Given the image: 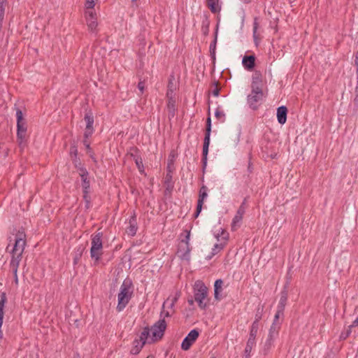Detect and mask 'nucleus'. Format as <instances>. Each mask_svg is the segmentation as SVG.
Returning a JSON list of instances; mask_svg holds the SVG:
<instances>
[{"instance_id":"obj_1","label":"nucleus","mask_w":358,"mask_h":358,"mask_svg":"<svg viewBox=\"0 0 358 358\" xmlns=\"http://www.w3.org/2000/svg\"><path fill=\"white\" fill-rule=\"evenodd\" d=\"M25 245L26 234L24 231H19L15 236L14 244L10 252L11 255L10 268L14 275L15 285L18 284L17 269L22 260Z\"/></svg>"},{"instance_id":"obj_2","label":"nucleus","mask_w":358,"mask_h":358,"mask_svg":"<svg viewBox=\"0 0 358 358\" xmlns=\"http://www.w3.org/2000/svg\"><path fill=\"white\" fill-rule=\"evenodd\" d=\"M134 292L132 282L129 279H125L120 287L117 294V310L122 312L129 303Z\"/></svg>"},{"instance_id":"obj_3","label":"nucleus","mask_w":358,"mask_h":358,"mask_svg":"<svg viewBox=\"0 0 358 358\" xmlns=\"http://www.w3.org/2000/svg\"><path fill=\"white\" fill-rule=\"evenodd\" d=\"M103 233L97 231L91 236L90 257L99 262L103 255Z\"/></svg>"},{"instance_id":"obj_4","label":"nucleus","mask_w":358,"mask_h":358,"mask_svg":"<svg viewBox=\"0 0 358 358\" xmlns=\"http://www.w3.org/2000/svg\"><path fill=\"white\" fill-rule=\"evenodd\" d=\"M194 299L201 309L206 307V299L208 295V289L201 281H196L194 284Z\"/></svg>"},{"instance_id":"obj_5","label":"nucleus","mask_w":358,"mask_h":358,"mask_svg":"<svg viewBox=\"0 0 358 358\" xmlns=\"http://www.w3.org/2000/svg\"><path fill=\"white\" fill-rule=\"evenodd\" d=\"M17 141L20 146H22L25 142L27 126L26 121L23 117V114L21 110L17 109Z\"/></svg>"},{"instance_id":"obj_6","label":"nucleus","mask_w":358,"mask_h":358,"mask_svg":"<svg viewBox=\"0 0 358 358\" xmlns=\"http://www.w3.org/2000/svg\"><path fill=\"white\" fill-rule=\"evenodd\" d=\"M190 231L187 232L185 239L182 240L178 244L177 255L182 260L189 261L190 259L191 248L189 245Z\"/></svg>"},{"instance_id":"obj_7","label":"nucleus","mask_w":358,"mask_h":358,"mask_svg":"<svg viewBox=\"0 0 358 358\" xmlns=\"http://www.w3.org/2000/svg\"><path fill=\"white\" fill-rule=\"evenodd\" d=\"M215 238L217 241H220V243L214 245L210 255L206 257L208 259H210L214 255H217L224 248L229 238V234L224 230L222 229L221 234H216Z\"/></svg>"},{"instance_id":"obj_8","label":"nucleus","mask_w":358,"mask_h":358,"mask_svg":"<svg viewBox=\"0 0 358 358\" xmlns=\"http://www.w3.org/2000/svg\"><path fill=\"white\" fill-rule=\"evenodd\" d=\"M166 329V322L165 320L160 319L155 322L150 329L152 336L150 338L151 341L160 340L163 337Z\"/></svg>"},{"instance_id":"obj_9","label":"nucleus","mask_w":358,"mask_h":358,"mask_svg":"<svg viewBox=\"0 0 358 358\" xmlns=\"http://www.w3.org/2000/svg\"><path fill=\"white\" fill-rule=\"evenodd\" d=\"M263 98V92L262 89L257 86L252 85V92L248 96V103L250 107L254 110L257 108V103Z\"/></svg>"},{"instance_id":"obj_10","label":"nucleus","mask_w":358,"mask_h":358,"mask_svg":"<svg viewBox=\"0 0 358 358\" xmlns=\"http://www.w3.org/2000/svg\"><path fill=\"white\" fill-rule=\"evenodd\" d=\"M211 132V120L210 117H208L206 120V129L205 137L203 140V157L202 162L203 164V167H206L207 164V155L208 153V148L210 145V136Z\"/></svg>"},{"instance_id":"obj_11","label":"nucleus","mask_w":358,"mask_h":358,"mask_svg":"<svg viewBox=\"0 0 358 358\" xmlns=\"http://www.w3.org/2000/svg\"><path fill=\"white\" fill-rule=\"evenodd\" d=\"M85 17L88 29L92 32H96L98 26L96 12L94 10H85Z\"/></svg>"},{"instance_id":"obj_12","label":"nucleus","mask_w":358,"mask_h":358,"mask_svg":"<svg viewBox=\"0 0 358 358\" xmlns=\"http://www.w3.org/2000/svg\"><path fill=\"white\" fill-rule=\"evenodd\" d=\"M199 336V332L197 329L191 330L187 336L183 339L181 348L183 350H188L192 344L196 341Z\"/></svg>"},{"instance_id":"obj_13","label":"nucleus","mask_w":358,"mask_h":358,"mask_svg":"<svg viewBox=\"0 0 358 358\" xmlns=\"http://www.w3.org/2000/svg\"><path fill=\"white\" fill-rule=\"evenodd\" d=\"M207 191L208 189L205 185H203L200 189L199 196L197 201L196 210L194 213L195 217H197L201 211L204 199L208 196Z\"/></svg>"},{"instance_id":"obj_14","label":"nucleus","mask_w":358,"mask_h":358,"mask_svg":"<svg viewBox=\"0 0 358 358\" xmlns=\"http://www.w3.org/2000/svg\"><path fill=\"white\" fill-rule=\"evenodd\" d=\"M79 175L82 179V186L84 189V193L86 194L88 192V189L90 188V180H88V172L85 169H80Z\"/></svg>"},{"instance_id":"obj_15","label":"nucleus","mask_w":358,"mask_h":358,"mask_svg":"<svg viewBox=\"0 0 358 358\" xmlns=\"http://www.w3.org/2000/svg\"><path fill=\"white\" fill-rule=\"evenodd\" d=\"M287 109L285 106H282L277 109V118L280 124H284L287 120Z\"/></svg>"},{"instance_id":"obj_16","label":"nucleus","mask_w":358,"mask_h":358,"mask_svg":"<svg viewBox=\"0 0 358 358\" xmlns=\"http://www.w3.org/2000/svg\"><path fill=\"white\" fill-rule=\"evenodd\" d=\"M255 57L254 55L244 56L242 64L247 70H252L255 66Z\"/></svg>"},{"instance_id":"obj_17","label":"nucleus","mask_w":358,"mask_h":358,"mask_svg":"<svg viewBox=\"0 0 358 358\" xmlns=\"http://www.w3.org/2000/svg\"><path fill=\"white\" fill-rule=\"evenodd\" d=\"M7 302V297L5 292L1 294L0 299V324H3V320L4 316V308Z\"/></svg>"},{"instance_id":"obj_18","label":"nucleus","mask_w":358,"mask_h":358,"mask_svg":"<svg viewBox=\"0 0 358 358\" xmlns=\"http://www.w3.org/2000/svg\"><path fill=\"white\" fill-rule=\"evenodd\" d=\"M278 336H273V335L268 334V338L264 345V352L266 354L273 346L274 342Z\"/></svg>"},{"instance_id":"obj_19","label":"nucleus","mask_w":358,"mask_h":358,"mask_svg":"<svg viewBox=\"0 0 358 358\" xmlns=\"http://www.w3.org/2000/svg\"><path fill=\"white\" fill-rule=\"evenodd\" d=\"M219 1L220 0H206L207 6L212 13H216L220 10Z\"/></svg>"},{"instance_id":"obj_20","label":"nucleus","mask_w":358,"mask_h":358,"mask_svg":"<svg viewBox=\"0 0 358 358\" xmlns=\"http://www.w3.org/2000/svg\"><path fill=\"white\" fill-rule=\"evenodd\" d=\"M287 301V294L286 292H282L280 295V299L279 300L277 310H279V312H284L285 305Z\"/></svg>"},{"instance_id":"obj_21","label":"nucleus","mask_w":358,"mask_h":358,"mask_svg":"<svg viewBox=\"0 0 358 358\" xmlns=\"http://www.w3.org/2000/svg\"><path fill=\"white\" fill-rule=\"evenodd\" d=\"M133 344H134V346L132 347V348L131 350V352L133 355H136L141 351V350L142 349V348L143 347V345L145 343L143 341H140V339H136V340H134Z\"/></svg>"},{"instance_id":"obj_22","label":"nucleus","mask_w":358,"mask_h":358,"mask_svg":"<svg viewBox=\"0 0 358 358\" xmlns=\"http://www.w3.org/2000/svg\"><path fill=\"white\" fill-rule=\"evenodd\" d=\"M259 26V25L257 18H255L254 22H253V30L252 31H253V38H254V41H255L256 45H258L259 42L260 41V37L257 33Z\"/></svg>"},{"instance_id":"obj_23","label":"nucleus","mask_w":358,"mask_h":358,"mask_svg":"<svg viewBox=\"0 0 358 358\" xmlns=\"http://www.w3.org/2000/svg\"><path fill=\"white\" fill-rule=\"evenodd\" d=\"M256 345V339L248 338V340L246 343V346L245 348V356L250 357V352L254 346Z\"/></svg>"},{"instance_id":"obj_24","label":"nucleus","mask_w":358,"mask_h":358,"mask_svg":"<svg viewBox=\"0 0 358 358\" xmlns=\"http://www.w3.org/2000/svg\"><path fill=\"white\" fill-rule=\"evenodd\" d=\"M259 329L258 319L255 320L250 328L249 338L256 339V336Z\"/></svg>"},{"instance_id":"obj_25","label":"nucleus","mask_w":358,"mask_h":358,"mask_svg":"<svg viewBox=\"0 0 358 358\" xmlns=\"http://www.w3.org/2000/svg\"><path fill=\"white\" fill-rule=\"evenodd\" d=\"M223 281L221 279L215 280L214 284L215 298L219 299V294L222 290Z\"/></svg>"},{"instance_id":"obj_26","label":"nucleus","mask_w":358,"mask_h":358,"mask_svg":"<svg viewBox=\"0 0 358 358\" xmlns=\"http://www.w3.org/2000/svg\"><path fill=\"white\" fill-rule=\"evenodd\" d=\"M242 220H243L242 216L238 215L236 214L235 215L234 217L232 220V222H231V230L232 231H236L241 226Z\"/></svg>"},{"instance_id":"obj_27","label":"nucleus","mask_w":358,"mask_h":358,"mask_svg":"<svg viewBox=\"0 0 358 358\" xmlns=\"http://www.w3.org/2000/svg\"><path fill=\"white\" fill-rule=\"evenodd\" d=\"M280 328V324L279 322H273L269 329L268 334L273 335V336H278Z\"/></svg>"},{"instance_id":"obj_28","label":"nucleus","mask_w":358,"mask_h":358,"mask_svg":"<svg viewBox=\"0 0 358 358\" xmlns=\"http://www.w3.org/2000/svg\"><path fill=\"white\" fill-rule=\"evenodd\" d=\"M150 329L148 327H145L140 335V341H143L145 343L150 338Z\"/></svg>"},{"instance_id":"obj_29","label":"nucleus","mask_w":358,"mask_h":358,"mask_svg":"<svg viewBox=\"0 0 358 358\" xmlns=\"http://www.w3.org/2000/svg\"><path fill=\"white\" fill-rule=\"evenodd\" d=\"M133 220H130L129 222V227L127 229V232L131 236H134L137 231V227L136 226L134 223V218H132Z\"/></svg>"},{"instance_id":"obj_30","label":"nucleus","mask_w":358,"mask_h":358,"mask_svg":"<svg viewBox=\"0 0 358 358\" xmlns=\"http://www.w3.org/2000/svg\"><path fill=\"white\" fill-rule=\"evenodd\" d=\"M177 300V298H173L171 299H167L162 305V308H166V307L168 308L172 309L175 305V303Z\"/></svg>"},{"instance_id":"obj_31","label":"nucleus","mask_w":358,"mask_h":358,"mask_svg":"<svg viewBox=\"0 0 358 358\" xmlns=\"http://www.w3.org/2000/svg\"><path fill=\"white\" fill-rule=\"evenodd\" d=\"M215 117L220 121L221 122H224L225 120V114L224 113L220 108V107H217L215 111Z\"/></svg>"},{"instance_id":"obj_32","label":"nucleus","mask_w":358,"mask_h":358,"mask_svg":"<svg viewBox=\"0 0 358 358\" xmlns=\"http://www.w3.org/2000/svg\"><path fill=\"white\" fill-rule=\"evenodd\" d=\"M85 121L86 122V128L88 129H93L94 118L89 114L85 115Z\"/></svg>"},{"instance_id":"obj_33","label":"nucleus","mask_w":358,"mask_h":358,"mask_svg":"<svg viewBox=\"0 0 358 358\" xmlns=\"http://www.w3.org/2000/svg\"><path fill=\"white\" fill-rule=\"evenodd\" d=\"M97 0H86L85 10H94Z\"/></svg>"},{"instance_id":"obj_34","label":"nucleus","mask_w":358,"mask_h":358,"mask_svg":"<svg viewBox=\"0 0 358 358\" xmlns=\"http://www.w3.org/2000/svg\"><path fill=\"white\" fill-rule=\"evenodd\" d=\"M135 163L136 164V166L138 167V169L140 172H143L144 166L143 164L142 159L140 157H136L135 158Z\"/></svg>"},{"instance_id":"obj_35","label":"nucleus","mask_w":358,"mask_h":358,"mask_svg":"<svg viewBox=\"0 0 358 358\" xmlns=\"http://www.w3.org/2000/svg\"><path fill=\"white\" fill-rule=\"evenodd\" d=\"M4 15H5V7H2L1 6H0V29L2 27V23L3 21V18H4Z\"/></svg>"},{"instance_id":"obj_36","label":"nucleus","mask_w":358,"mask_h":358,"mask_svg":"<svg viewBox=\"0 0 358 358\" xmlns=\"http://www.w3.org/2000/svg\"><path fill=\"white\" fill-rule=\"evenodd\" d=\"M171 315V313L169 310H165V308H162V310L161 311V313H160L161 319L164 320L165 317H170Z\"/></svg>"},{"instance_id":"obj_37","label":"nucleus","mask_w":358,"mask_h":358,"mask_svg":"<svg viewBox=\"0 0 358 358\" xmlns=\"http://www.w3.org/2000/svg\"><path fill=\"white\" fill-rule=\"evenodd\" d=\"M220 92V88L217 83H214L213 88L212 89L211 93L215 96H218Z\"/></svg>"},{"instance_id":"obj_38","label":"nucleus","mask_w":358,"mask_h":358,"mask_svg":"<svg viewBox=\"0 0 358 358\" xmlns=\"http://www.w3.org/2000/svg\"><path fill=\"white\" fill-rule=\"evenodd\" d=\"M284 312H279L278 310H277L276 313L274 316V320L273 322H278V320L280 317L283 315Z\"/></svg>"},{"instance_id":"obj_39","label":"nucleus","mask_w":358,"mask_h":358,"mask_svg":"<svg viewBox=\"0 0 358 358\" xmlns=\"http://www.w3.org/2000/svg\"><path fill=\"white\" fill-rule=\"evenodd\" d=\"M245 213V207L240 206L236 212V215L243 217L244 213Z\"/></svg>"},{"instance_id":"obj_40","label":"nucleus","mask_w":358,"mask_h":358,"mask_svg":"<svg viewBox=\"0 0 358 358\" xmlns=\"http://www.w3.org/2000/svg\"><path fill=\"white\" fill-rule=\"evenodd\" d=\"M138 89L141 92V94L143 93L145 89V83L143 81H140L138 84Z\"/></svg>"},{"instance_id":"obj_41","label":"nucleus","mask_w":358,"mask_h":358,"mask_svg":"<svg viewBox=\"0 0 358 358\" xmlns=\"http://www.w3.org/2000/svg\"><path fill=\"white\" fill-rule=\"evenodd\" d=\"M93 130H94L93 129H88L87 128H86L85 134H84L85 138H89L92 134Z\"/></svg>"},{"instance_id":"obj_42","label":"nucleus","mask_w":358,"mask_h":358,"mask_svg":"<svg viewBox=\"0 0 358 358\" xmlns=\"http://www.w3.org/2000/svg\"><path fill=\"white\" fill-rule=\"evenodd\" d=\"M358 327V315L357 317L353 321L352 324L350 325V328Z\"/></svg>"},{"instance_id":"obj_43","label":"nucleus","mask_w":358,"mask_h":358,"mask_svg":"<svg viewBox=\"0 0 358 358\" xmlns=\"http://www.w3.org/2000/svg\"><path fill=\"white\" fill-rule=\"evenodd\" d=\"M216 41H217V38H215L214 41L210 44V50H215V44H216Z\"/></svg>"},{"instance_id":"obj_44","label":"nucleus","mask_w":358,"mask_h":358,"mask_svg":"<svg viewBox=\"0 0 358 358\" xmlns=\"http://www.w3.org/2000/svg\"><path fill=\"white\" fill-rule=\"evenodd\" d=\"M351 329L352 328H350V326L348 327V329L346 331V334L345 336H341L343 338H347L348 336H349V335L351 334Z\"/></svg>"},{"instance_id":"obj_45","label":"nucleus","mask_w":358,"mask_h":358,"mask_svg":"<svg viewBox=\"0 0 358 358\" xmlns=\"http://www.w3.org/2000/svg\"><path fill=\"white\" fill-rule=\"evenodd\" d=\"M7 3V0H0V6L5 7Z\"/></svg>"},{"instance_id":"obj_46","label":"nucleus","mask_w":358,"mask_h":358,"mask_svg":"<svg viewBox=\"0 0 358 358\" xmlns=\"http://www.w3.org/2000/svg\"><path fill=\"white\" fill-rule=\"evenodd\" d=\"M131 1L133 3V7L137 8L138 7V4H137L138 0H131Z\"/></svg>"},{"instance_id":"obj_47","label":"nucleus","mask_w":358,"mask_h":358,"mask_svg":"<svg viewBox=\"0 0 358 358\" xmlns=\"http://www.w3.org/2000/svg\"><path fill=\"white\" fill-rule=\"evenodd\" d=\"M84 145L87 149H90V144L87 142V141H84Z\"/></svg>"},{"instance_id":"obj_48","label":"nucleus","mask_w":358,"mask_h":358,"mask_svg":"<svg viewBox=\"0 0 358 358\" xmlns=\"http://www.w3.org/2000/svg\"><path fill=\"white\" fill-rule=\"evenodd\" d=\"M245 204H246V199H245L243 201V203H241V205L240 206H245Z\"/></svg>"},{"instance_id":"obj_49","label":"nucleus","mask_w":358,"mask_h":358,"mask_svg":"<svg viewBox=\"0 0 358 358\" xmlns=\"http://www.w3.org/2000/svg\"><path fill=\"white\" fill-rule=\"evenodd\" d=\"M258 319V322L259 321V320L261 319V315H259L258 314H256L255 315V320Z\"/></svg>"},{"instance_id":"obj_50","label":"nucleus","mask_w":358,"mask_h":358,"mask_svg":"<svg viewBox=\"0 0 358 358\" xmlns=\"http://www.w3.org/2000/svg\"><path fill=\"white\" fill-rule=\"evenodd\" d=\"M171 106L173 108L174 107V104H173V102L172 103V102L169 101V107H171Z\"/></svg>"},{"instance_id":"obj_51","label":"nucleus","mask_w":358,"mask_h":358,"mask_svg":"<svg viewBox=\"0 0 358 358\" xmlns=\"http://www.w3.org/2000/svg\"><path fill=\"white\" fill-rule=\"evenodd\" d=\"M241 1L245 3H248L251 1V0H241Z\"/></svg>"},{"instance_id":"obj_52","label":"nucleus","mask_w":358,"mask_h":358,"mask_svg":"<svg viewBox=\"0 0 358 358\" xmlns=\"http://www.w3.org/2000/svg\"><path fill=\"white\" fill-rule=\"evenodd\" d=\"M77 261H78V259H77V258H76V259H74V263H75V264H76Z\"/></svg>"},{"instance_id":"obj_53","label":"nucleus","mask_w":358,"mask_h":358,"mask_svg":"<svg viewBox=\"0 0 358 358\" xmlns=\"http://www.w3.org/2000/svg\"><path fill=\"white\" fill-rule=\"evenodd\" d=\"M189 303H190V304H192V303H193V301H192V300L189 301Z\"/></svg>"},{"instance_id":"obj_54","label":"nucleus","mask_w":358,"mask_h":358,"mask_svg":"<svg viewBox=\"0 0 358 358\" xmlns=\"http://www.w3.org/2000/svg\"><path fill=\"white\" fill-rule=\"evenodd\" d=\"M250 357L245 356V358H249Z\"/></svg>"},{"instance_id":"obj_55","label":"nucleus","mask_w":358,"mask_h":358,"mask_svg":"<svg viewBox=\"0 0 358 358\" xmlns=\"http://www.w3.org/2000/svg\"><path fill=\"white\" fill-rule=\"evenodd\" d=\"M212 358H214V357H212Z\"/></svg>"}]
</instances>
